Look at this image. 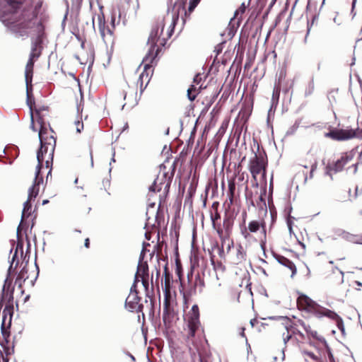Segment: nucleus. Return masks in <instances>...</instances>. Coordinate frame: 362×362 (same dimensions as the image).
I'll return each instance as SVG.
<instances>
[{"label":"nucleus","instance_id":"1","mask_svg":"<svg viewBox=\"0 0 362 362\" xmlns=\"http://www.w3.org/2000/svg\"><path fill=\"white\" fill-rule=\"evenodd\" d=\"M47 18L42 0H25L24 2L20 0H0V21L21 36L32 35L31 52L25 71L28 105L34 59L41 54Z\"/></svg>","mask_w":362,"mask_h":362},{"label":"nucleus","instance_id":"2","mask_svg":"<svg viewBox=\"0 0 362 362\" xmlns=\"http://www.w3.org/2000/svg\"><path fill=\"white\" fill-rule=\"evenodd\" d=\"M180 11L184 13L185 16L187 15L185 7L181 4H175L171 11L168 10L163 18L157 20L148 39L147 44L149 46V49L146 56V59H150L152 62L160 48L165 46L174 31V28L179 20Z\"/></svg>","mask_w":362,"mask_h":362},{"label":"nucleus","instance_id":"3","mask_svg":"<svg viewBox=\"0 0 362 362\" xmlns=\"http://www.w3.org/2000/svg\"><path fill=\"white\" fill-rule=\"evenodd\" d=\"M38 163L35 168V179L32 186L28 189V199L23 204V209L22 211L21 221L17 228V235L19 237L21 230L23 226V220L28 217L31 213V204L30 202L35 199L39 194L40 185L43 183V177L42 173L44 169H49L47 177L51 174L53 160H37Z\"/></svg>","mask_w":362,"mask_h":362},{"label":"nucleus","instance_id":"4","mask_svg":"<svg viewBox=\"0 0 362 362\" xmlns=\"http://www.w3.org/2000/svg\"><path fill=\"white\" fill-rule=\"evenodd\" d=\"M177 160H165L160 165L158 175L152 185L149 187L150 192H160L165 195L170 189L172 178L175 173Z\"/></svg>","mask_w":362,"mask_h":362},{"label":"nucleus","instance_id":"5","mask_svg":"<svg viewBox=\"0 0 362 362\" xmlns=\"http://www.w3.org/2000/svg\"><path fill=\"white\" fill-rule=\"evenodd\" d=\"M186 327L184 328V335L188 346L196 345L200 337L199 310L197 305H194L185 317Z\"/></svg>","mask_w":362,"mask_h":362},{"label":"nucleus","instance_id":"6","mask_svg":"<svg viewBox=\"0 0 362 362\" xmlns=\"http://www.w3.org/2000/svg\"><path fill=\"white\" fill-rule=\"evenodd\" d=\"M40 124L39 139L40 148L37 152L36 158H53L56 141L52 135H49L47 124L42 118L37 119Z\"/></svg>","mask_w":362,"mask_h":362},{"label":"nucleus","instance_id":"7","mask_svg":"<svg viewBox=\"0 0 362 362\" xmlns=\"http://www.w3.org/2000/svg\"><path fill=\"white\" fill-rule=\"evenodd\" d=\"M11 284V281L7 278L5 280L4 285L3 286L2 290V298H5L8 300V304L6 305L5 308L3 311V319H2V323H1V333L4 338H6L9 336L8 332L5 329L6 322L8 318V327L11 325V318L13 315V305L11 302L13 300V292L12 291L9 290V284Z\"/></svg>","mask_w":362,"mask_h":362},{"label":"nucleus","instance_id":"8","mask_svg":"<svg viewBox=\"0 0 362 362\" xmlns=\"http://www.w3.org/2000/svg\"><path fill=\"white\" fill-rule=\"evenodd\" d=\"M143 304L141 303V298L138 296L136 286L133 284L130 292L125 301V308L130 312H142Z\"/></svg>","mask_w":362,"mask_h":362},{"label":"nucleus","instance_id":"9","mask_svg":"<svg viewBox=\"0 0 362 362\" xmlns=\"http://www.w3.org/2000/svg\"><path fill=\"white\" fill-rule=\"evenodd\" d=\"M356 131L353 129H333L325 134V137L335 141H345L355 137Z\"/></svg>","mask_w":362,"mask_h":362},{"label":"nucleus","instance_id":"10","mask_svg":"<svg viewBox=\"0 0 362 362\" xmlns=\"http://www.w3.org/2000/svg\"><path fill=\"white\" fill-rule=\"evenodd\" d=\"M97 21L98 24V29L101 37L103 38L105 43H112L113 42V30L111 29L109 25H105V17L103 14H98L97 16Z\"/></svg>","mask_w":362,"mask_h":362},{"label":"nucleus","instance_id":"11","mask_svg":"<svg viewBox=\"0 0 362 362\" xmlns=\"http://www.w3.org/2000/svg\"><path fill=\"white\" fill-rule=\"evenodd\" d=\"M347 160H322L325 173L331 177L334 173L342 170Z\"/></svg>","mask_w":362,"mask_h":362},{"label":"nucleus","instance_id":"12","mask_svg":"<svg viewBox=\"0 0 362 362\" xmlns=\"http://www.w3.org/2000/svg\"><path fill=\"white\" fill-rule=\"evenodd\" d=\"M297 303L300 309L310 313H315V312L320 309L318 304L304 294H301L298 296Z\"/></svg>","mask_w":362,"mask_h":362},{"label":"nucleus","instance_id":"13","mask_svg":"<svg viewBox=\"0 0 362 362\" xmlns=\"http://www.w3.org/2000/svg\"><path fill=\"white\" fill-rule=\"evenodd\" d=\"M267 165V160H250V170L255 179H256L257 175L260 173H262V177L265 179Z\"/></svg>","mask_w":362,"mask_h":362},{"label":"nucleus","instance_id":"14","mask_svg":"<svg viewBox=\"0 0 362 362\" xmlns=\"http://www.w3.org/2000/svg\"><path fill=\"white\" fill-rule=\"evenodd\" d=\"M144 252V250L143 249L141 255H140V260L138 264L137 267V272L135 274V279L134 284L136 286V284L139 281V279L142 278H148V267L146 263V262H144L142 260L143 259V254Z\"/></svg>","mask_w":362,"mask_h":362},{"label":"nucleus","instance_id":"15","mask_svg":"<svg viewBox=\"0 0 362 362\" xmlns=\"http://www.w3.org/2000/svg\"><path fill=\"white\" fill-rule=\"evenodd\" d=\"M151 66L148 64L144 66L143 71L139 74L137 80V86H139L140 92L142 93L148 86L151 79Z\"/></svg>","mask_w":362,"mask_h":362},{"label":"nucleus","instance_id":"16","mask_svg":"<svg viewBox=\"0 0 362 362\" xmlns=\"http://www.w3.org/2000/svg\"><path fill=\"white\" fill-rule=\"evenodd\" d=\"M221 238V247L219 249V255L221 257H224L226 253H229L231 247H233V241L228 237H222L221 232L218 230Z\"/></svg>","mask_w":362,"mask_h":362},{"label":"nucleus","instance_id":"17","mask_svg":"<svg viewBox=\"0 0 362 362\" xmlns=\"http://www.w3.org/2000/svg\"><path fill=\"white\" fill-rule=\"evenodd\" d=\"M246 252L243 247L238 245L235 248V254L231 257V260L233 264H238L245 261Z\"/></svg>","mask_w":362,"mask_h":362},{"label":"nucleus","instance_id":"18","mask_svg":"<svg viewBox=\"0 0 362 362\" xmlns=\"http://www.w3.org/2000/svg\"><path fill=\"white\" fill-rule=\"evenodd\" d=\"M317 317H327L330 319L335 320L337 321L341 320L339 315L334 311H332L327 308H322L320 305V309L315 313Z\"/></svg>","mask_w":362,"mask_h":362},{"label":"nucleus","instance_id":"19","mask_svg":"<svg viewBox=\"0 0 362 362\" xmlns=\"http://www.w3.org/2000/svg\"><path fill=\"white\" fill-rule=\"evenodd\" d=\"M338 235L346 241L355 244H360L361 235L359 234H351L345 230H339Z\"/></svg>","mask_w":362,"mask_h":362},{"label":"nucleus","instance_id":"20","mask_svg":"<svg viewBox=\"0 0 362 362\" xmlns=\"http://www.w3.org/2000/svg\"><path fill=\"white\" fill-rule=\"evenodd\" d=\"M276 260L282 265L288 267L291 272H292V274H291V277H293L296 273V265L294 264V263L293 262H291V260H289L288 259L283 257V256H280V255H278L276 256Z\"/></svg>","mask_w":362,"mask_h":362},{"label":"nucleus","instance_id":"21","mask_svg":"<svg viewBox=\"0 0 362 362\" xmlns=\"http://www.w3.org/2000/svg\"><path fill=\"white\" fill-rule=\"evenodd\" d=\"M18 245H17L14 255H13L11 265L8 268V274L11 275L15 272V269L19 263V257L18 256Z\"/></svg>","mask_w":362,"mask_h":362},{"label":"nucleus","instance_id":"22","mask_svg":"<svg viewBox=\"0 0 362 362\" xmlns=\"http://www.w3.org/2000/svg\"><path fill=\"white\" fill-rule=\"evenodd\" d=\"M28 278V269L26 266L24 265L20 272L18 273L16 279V284H18L19 286H21L22 284Z\"/></svg>","mask_w":362,"mask_h":362},{"label":"nucleus","instance_id":"23","mask_svg":"<svg viewBox=\"0 0 362 362\" xmlns=\"http://www.w3.org/2000/svg\"><path fill=\"white\" fill-rule=\"evenodd\" d=\"M286 334L285 332L283 333V340L285 344L291 338L292 335L296 334L295 328L292 326L285 327Z\"/></svg>","mask_w":362,"mask_h":362},{"label":"nucleus","instance_id":"24","mask_svg":"<svg viewBox=\"0 0 362 362\" xmlns=\"http://www.w3.org/2000/svg\"><path fill=\"white\" fill-rule=\"evenodd\" d=\"M196 87L194 85H192L187 90V97L190 101H193L197 95Z\"/></svg>","mask_w":362,"mask_h":362},{"label":"nucleus","instance_id":"25","mask_svg":"<svg viewBox=\"0 0 362 362\" xmlns=\"http://www.w3.org/2000/svg\"><path fill=\"white\" fill-rule=\"evenodd\" d=\"M259 227L260 224L257 221H252L248 224V230L251 233L257 232L259 229Z\"/></svg>","mask_w":362,"mask_h":362},{"label":"nucleus","instance_id":"26","mask_svg":"<svg viewBox=\"0 0 362 362\" xmlns=\"http://www.w3.org/2000/svg\"><path fill=\"white\" fill-rule=\"evenodd\" d=\"M161 155L164 158H166V159L170 158L172 157V151H171L170 147L166 145L164 146L162 153H161Z\"/></svg>","mask_w":362,"mask_h":362},{"label":"nucleus","instance_id":"27","mask_svg":"<svg viewBox=\"0 0 362 362\" xmlns=\"http://www.w3.org/2000/svg\"><path fill=\"white\" fill-rule=\"evenodd\" d=\"M162 287H163V291L165 293V296L167 298L170 293V279L168 277H167L166 276H165V285H164V286L162 285Z\"/></svg>","mask_w":362,"mask_h":362},{"label":"nucleus","instance_id":"28","mask_svg":"<svg viewBox=\"0 0 362 362\" xmlns=\"http://www.w3.org/2000/svg\"><path fill=\"white\" fill-rule=\"evenodd\" d=\"M314 89H315L314 82H313V80H311L308 83V86L306 87L305 91V96L310 95L313 93Z\"/></svg>","mask_w":362,"mask_h":362},{"label":"nucleus","instance_id":"29","mask_svg":"<svg viewBox=\"0 0 362 362\" xmlns=\"http://www.w3.org/2000/svg\"><path fill=\"white\" fill-rule=\"evenodd\" d=\"M250 4V1L247 3V5H245V3H243L241 6L237 9L235 12L234 18H238V15H242L245 13L246 7Z\"/></svg>","mask_w":362,"mask_h":362},{"label":"nucleus","instance_id":"30","mask_svg":"<svg viewBox=\"0 0 362 362\" xmlns=\"http://www.w3.org/2000/svg\"><path fill=\"white\" fill-rule=\"evenodd\" d=\"M200 0H189V11L192 12L199 3Z\"/></svg>","mask_w":362,"mask_h":362},{"label":"nucleus","instance_id":"31","mask_svg":"<svg viewBox=\"0 0 362 362\" xmlns=\"http://www.w3.org/2000/svg\"><path fill=\"white\" fill-rule=\"evenodd\" d=\"M141 281V284L145 289L146 291H148V278H142V279H140Z\"/></svg>","mask_w":362,"mask_h":362},{"label":"nucleus","instance_id":"32","mask_svg":"<svg viewBox=\"0 0 362 362\" xmlns=\"http://www.w3.org/2000/svg\"><path fill=\"white\" fill-rule=\"evenodd\" d=\"M241 234L245 238H247L250 236V231L246 227H244L241 229Z\"/></svg>","mask_w":362,"mask_h":362},{"label":"nucleus","instance_id":"33","mask_svg":"<svg viewBox=\"0 0 362 362\" xmlns=\"http://www.w3.org/2000/svg\"><path fill=\"white\" fill-rule=\"evenodd\" d=\"M76 127V131L77 132H81V129L83 128V124L80 121H77L75 122Z\"/></svg>","mask_w":362,"mask_h":362},{"label":"nucleus","instance_id":"34","mask_svg":"<svg viewBox=\"0 0 362 362\" xmlns=\"http://www.w3.org/2000/svg\"><path fill=\"white\" fill-rule=\"evenodd\" d=\"M30 117H31V124H30V127L31 129L33 130V131H36L35 128V125H34V117H33V110H32V107L31 106H30Z\"/></svg>","mask_w":362,"mask_h":362},{"label":"nucleus","instance_id":"35","mask_svg":"<svg viewBox=\"0 0 362 362\" xmlns=\"http://www.w3.org/2000/svg\"><path fill=\"white\" fill-rule=\"evenodd\" d=\"M211 218L213 224L214 225L215 221L220 218V215L218 212H216L214 214H211Z\"/></svg>","mask_w":362,"mask_h":362},{"label":"nucleus","instance_id":"36","mask_svg":"<svg viewBox=\"0 0 362 362\" xmlns=\"http://www.w3.org/2000/svg\"><path fill=\"white\" fill-rule=\"evenodd\" d=\"M356 1L357 0H353L352 4H351V12L353 14V17H354L356 15V13H354V8L356 6Z\"/></svg>","mask_w":362,"mask_h":362},{"label":"nucleus","instance_id":"37","mask_svg":"<svg viewBox=\"0 0 362 362\" xmlns=\"http://www.w3.org/2000/svg\"><path fill=\"white\" fill-rule=\"evenodd\" d=\"M333 21L338 25H341L342 21L337 17V16L333 18Z\"/></svg>","mask_w":362,"mask_h":362},{"label":"nucleus","instance_id":"38","mask_svg":"<svg viewBox=\"0 0 362 362\" xmlns=\"http://www.w3.org/2000/svg\"><path fill=\"white\" fill-rule=\"evenodd\" d=\"M287 225H288L289 233H290V234H291L293 233L292 222L290 220H288Z\"/></svg>","mask_w":362,"mask_h":362},{"label":"nucleus","instance_id":"39","mask_svg":"<svg viewBox=\"0 0 362 362\" xmlns=\"http://www.w3.org/2000/svg\"><path fill=\"white\" fill-rule=\"evenodd\" d=\"M115 26V16L114 15H112V19H111V28H112L111 29H112L114 30Z\"/></svg>","mask_w":362,"mask_h":362},{"label":"nucleus","instance_id":"40","mask_svg":"<svg viewBox=\"0 0 362 362\" xmlns=\"http://www.w3.org/2000/svg\"><path fill=\"white\" fill-rule=\"evenodd\" d=\"M315 168H316V163L313 164V165H312L311 170H310V178L313 177V172H314V170H315Z\"/></svg>","mask_w":362,"mask_h":362},{"label":"nucleus","instance_id":"41","mask_svg":"<svg viewBox=\"0 0 362 362\" xmlns=\"http://www.w3.org/2000/svg\"><path fill=\"white\" fill-rule=\"evenodd\" d=\"M308 356L312 358L313 360L317 361L318 358L313 353H308Z\"/></svg>","mask_w":362,"mask_h":362},{"label":"nucleus","instance_id":"42","mask_svg":"<svg viewBox=\"0 0 362 362\" xmlns=\"http://www.w3.org/2000/svg\"><path fill=\"white\" fill-rule=\"evenodd\" d=\"M265 193H266V190H265V189H264L263 190V192L260 194V196H259V197L260 201H262V202H263V201H264V199H263V196H264V195H265Z\"/></svg>","mask_w":362,"mask_h":362},{"label":"nucleus","instance_id":"43","mask_svg":"<svg viewBox=\"0 0 362 362\" xmlns=\"http://www.w3.org/2000/svg\"><path fill=\"white\" fill-rule=\"evenodd\" d=\"M85 247L88 248L89 247V239L88 238H86L85 240V244H84Z\"/></svg>","mask_w":362,"mask_h":362},{"label":"nucleus","instance_id":"44","mask_svg":"<svg viewBox=\"0 0 362 362\" xmlns=\"http://www.w3.org/2000/svg\"><path fill=\"white\" fill-rule=\"evenodd\" d=\"M253 158H256V159H258V158H263V156L259 153V155L257 154H255V157Z\"/></svg>","mask_w":362,"mask_h":362},{"label":"nucleus","instance_id":"45","mask_svg":"<svg viewBox=\"0 0 362 362\" xmlns=\"http://www.w3.org/2000/svg\"><path fill=\"white\" fill-rule=\"evenodd\" d=\"M244 331H245V328H243H243H242V332H241V333H240V335H241L243 337H245V332H244Z\"/></svg>","mask_w":362,"mask_h":362},{"label":"nucleus","instance_id":"46","mask_svg":"<svg viewBox=\"0 0 362 362\" xmlns=\"http://www.w3.org/2000/svg\"><path fill=\"white\" fill-rule=\"evenodd\" d=\"M49 202V201L47 199H45L42 201V205H45L47 204V203Z\"/></svg>","mask_w":362,"mask_h":362},{"label":"nucleus","instance_id":"47","mask_svg":"<svg viewBox=\"0 0 362 362\" xmlns=\"http://www.w3.org/2000/svg\"><path fill=\"white\" fill-rule=\"evenodd\" d=\"M355 284L358 286H362V284L360 281H356Z\"/></svg>","mask_w":362,"mask_h":362},{"label":"nucleus","instance_id":"48","mask_svg":"<svg viewBox=\"0 0 362 362\" xmlns=\"http://www.w3.org/2000/svg\"><path fill=\"white\" fill-rule=\"evenodd\" d=\"M129 357L132 358V361H134L135 360V358L134 357V356H132L131 354H129Z\"/></svg>","mask_w":362,"mask_h":362},{"label":"nucleus","instance_id":"49","mask_svg":"<svg viewBox=\"0 0 362 362\" xmlns=\"http://www.w3.org/2000/svg\"><path fill=\"white\" fill-rule=\"evenodd\" d=\"M145 236L146 239L150 240V237L148 236V233H146Z\"/></svg>","mask_w":362,"mask_h":362},{"label":"nucleus","instance_id":"50","mask_svg":"<svg viewBox=\"0 0 362 362\" xmlns=\"http://www.w3.org/2000/svg\"><path fill=\"white\" fill-rule=\"evenodd\" d=\"M261 226H262V229H263L264 233H265V228H264V224L262 223V224L261 225Z\"/></svg>","mask_w":362,"mask_h":362},{"label":"nucleus","instance_id":"51","mask_svg":"<svg viewBox=\"0 0 362 362\" xmlns=\"http://www.w3.org/2000/svg\"><path fill=\"white\" fill-rule=\"evenodd\" d=\"M360 244L362 245V234H361Z\"/></svg>","mask_w":362,"mask_h":362},{"label":"nucleus","instance_id":"52","mask_svg":"<svg viewBox=\"0 0 362 362\" xmlns=\"http://www.w3.org/2000/svg\"><path fill=\"white\" fill-rule=\"evenodd\" d=\"M78 178H76L75 180H74V183L76 184L78 183Z\"/></svg>","mask_w":362,"mask_h":362},{"label":"nucleus","instance_id":"53","mask_svg":"<svg viewBox=\"0 0 362 362\" xmlns=\"http://www.w3.org/2000/svg\"><path fill=\"white\" fill-rule=\"evenodd\" d=\"M158 276H159V271H158V270H157V271H156V277L158 278Z\"/></svg>","mask_w":362,"mask_h":362},{"label":"nucleus","instance_id":"54","mask_svg":"<svg viewBox=\"0 0 362 362\" xmlns=\"http://www.w3.org/2000/svg\"><path fill=\"white\" fill-rule=\"evenodd\" d=\"M23 255L22 247H21V257Z\"/></svg>","mask_w":362,"mask_h":362},{"label":"nucleus","instance_id":"55","mask_svg":"<svg viewBox=\"0 0 362 362\" xmlns=\"http://www.w3.org/2000/svg\"><path fill=\"white\" fill-rule=\"evenodd\" d=\"M199 77V76H197L195 78H194V81L196 82L197 78Z\"/></svg>","mask_w":362,"mask_h":362},{"label":"nucleus","instance_id":"56","mask_svg":"<svg viewBox=\"0 0 362 362\" xmlns=\"http://www.w3.org/2000/svg\"><path fill=\"white\" fill-rule=\"evenodd\" d=\"M90 164H91V166L93 167V160H91Z\"/></svg>","mask_w":362,"mask_h":362},{"label":"nucleus","instance_id":"57","mask_svg":"<svg viewBox=\"0 0 362 362\" xmlns=\"http://www.w3.org/2000/svg\"><path fill=\"white\" fill-rule=\"evenodd\" d=\"M357 191H358V187L356 188V194H355V197H356L357 195Z\"/></svg>","mask_w":362,"mask_h":362},{"label":"nucleus","instance_id":"58","mask_svg":"<svg viewBox=\"0 0 362 362\" xmlns=\"http://www.w3.org/2000/svg\"><path fill=\"white\" fill-rule=\"evenodd\" d=\"M339 272L341 274V276H344V272L342 271H339Z\"/></svg>","mask_w":362,"mask_h":362},{"label":"nucleus","instance_id":"59","mask_svg":"<svg viewBox=\"0 0 362 362\" xmlns=\"http://www.w3.org/2000/svg\"><path fill=\"white\" fill-rule=\"evenodd\" d=\"M226 160H223V165H226Z\"/></svg>","mask_w":362,"mask_h":362},{"label":"nucleus","instance_id":"60","mask_svg":"<svg viewBox=\"0 0 362 362\" xmlns=\"http://www.w3.org/2000/svg\"><path fill=\"white\" fill-rule=\"evenodd\" d=\"M325 0H323L322 3V6L325 4Z\"/></svg>","mask_w":362,"mask_h":362},{"label":"nucleus","instance_id":"61","mask_svg":"<svg viewBox=\"0 0 362 362\" xmlns=\"http://www.w3.org/2000/svg\"><path fill=\"white\" fill-rule=\"evenodd\" d=\"M4 362H8V359L3 358Z\"/></svg>","mask_w":362,"mask_h":362},{"label":"nucleus","instance_id":"62","mask_svg":"<svg viewBox=\"0 0 362 362\" xmlns=\"http://www.w3.org/2000/svg\"><path fill=\"white\" fill-rule=\"evenodd\" d=\"M200 362H204V360L202 358H201Z\"/></svg>","mask_w":362,"mask_h":362},{"label":"nucleus","instance_id":"63","mask_svg":"<svg viewBox=\"0 0 362 362\" xmlns=\"http://www.w3.org/2000/svg\"><path fill=\"white\" fill-rule=\"evenodd\" d=\"M329 264H333V261H329Z\"/></svg>","mask_w":362,"mask_h":362},{"label":"nucleus","instance_id":"64","mask_svg":"<svg viewBox=\"0 0 362 362\" xmlns=\"http://www.w3.org/2000/svg\"><path fill=\"white\" fill-rule=\"evenodd\" d=\"M184 23H185V19L182 18V23L184 24Z\"/></svg>","mask_w":362,"mask_h":362}]
</instances>
